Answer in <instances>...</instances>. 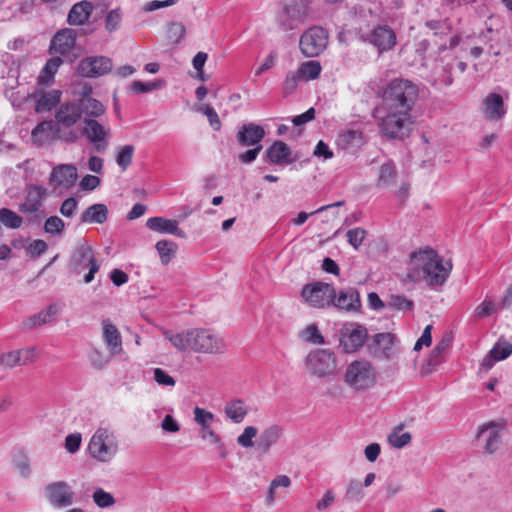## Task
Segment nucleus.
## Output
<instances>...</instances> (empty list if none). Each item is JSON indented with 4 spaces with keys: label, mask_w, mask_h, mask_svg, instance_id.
I'll list each match as a JSON object with an SVG mask.
<instances>
[{
    "label": "nucleus",
    "mask_w": 512,
    "mask_h": 512,
    "mask_svg": "<svg viewBox=\"0 0 512 512\" xmlns=\"http://www.w3.org/2000/svg\"><path fill=\"white\" fill-rule=\"evenodd\" d=\"M134 150V146L130 144L125 145L118 150L116 163L123 171H125L132 163Z\"/></svg>",
    "instance_id": "obj_43"
},
{
    "label": "nucleus",
    "mask_w": 512,
    "mask_h": 512,
    "mask_svg": "<svg viewBox=\"0 0 512 512\" xmlns=\"http://www.w3.org/2000/svg\"><path fill=\"white\" fill-rule=\"evenodd\" d=\"M345 382L355 390H365L375 383V371L370 362L356 360L345 371Z\"/></svg>",
    "instance_id": "obj_7"
},
{
    "label": "nucleus",
    "mask_w": 512,
    "mask_h": 512,
    "mask_svg": "<svg viewBox=\"0 0 512 512\" xmlns=\"http://www.w3.org/2000/svg\"><path fill=\"white\" fill-rule=\"evenodd\" d=\"M70 266L77 274L82 273L83 270L88 268V273L84 276V282L87 284L92 282L95 273L98 272L100 268L96 258H75L71 261Z\"/></svg>",
    "instance_id": "obj_34"
},
{
    "label": "nucleus",
    "mask_w": 512,
    "mask_h": 512,
    "mask_svg": "<svg viewBox=\"0 0 512 512\" xmlns=\"http://www.w3.org/2000/svg\"><path fill=\"white\" fill-rule=\"evenodd\" d=\"M88 451L99 462H110L118 452L117 438L107 428H98L92 435Z\"/></svg>",
    "instance_id": "obj_4"
},
{
    "label": "nucleus",
    "mask_w": 512,
    "mask_h": 512,
    "mask_svg": "<svg viewBox=\"0 0 512 512\" xmlns=\"http://www.w3.org/2000/svg\"><path fill=\"white\" fill-rule=\"evenodd\" d=\"M153 378L161 386L173 387L176 383L175 379L161 368H155L153 370Z\"/></svg>",
    "instance_id": "obj_62"
},
{
    "label": "nucleus",
    "mask_w": 512,
    "mask_h": 512,
    "mask_svg": "<svg viewBox=\"0 0 512 512\" xmlns=\"http://www.w3.org/2000/svg\"><path fill=\"white\" fill-rule=\"evenodd\" d=\"M372 115L377 122L381 135L386 139H403L412 130L411 112L385 109L384 106H379L374 109Z\"/></svg>",
    "instance_id": "obj_1"
},
{
    "label": "nucleus",
    "mask_w": 512,
    "mask_h": 512,
    "mask_svg": "<svg viewBox=\"0 0 512 512\" xmlns=\"http://www.w3.org/2000/svg\"><path fill=\"white\" fill-rule=\"evenodd\" d=\"M61 309L60 304L52 303L46 309L24 318L20 323V329L22 331H32L42 325L51 323L59 315Z\"/></svg>",
    "instance_id": "obj_17"
},
{
    "label": "nucleus",
    "mask_w": 512,
    "mask_h": 512,
    "mask_svg": "<svg viewBox=\"0 0 512 512\" xmlns=\"http://www.w3.org/2000/svg\"><path fill=\"white\" fill-rule=\"evenodd\" d=\"M81 133L93 146L95 152L104 153L108 149L111 136L108 123H102L97 119L84 118Z\"/></svg>",
    "instance_id": "obj_6"
},
{
    "label": "nucleus",
    "mask_w": 512,
    "mask_h": 512,
    "mask_svg": "<svg viewBox=\"0 0 512 512\" xmlns=\"http://www.w3.org/2000/svg\"><path fill=\"white\" fill-rule=\"evenodd\" d=\"M112 60L106 56H89L78 64V73L86 78H98L112 70Z\"/></svg>",
    "instance_id": "obj_16"
},
{
    "label": "nucleus",
    "mask_w": 512,
    "mask_h": 512,
    "mask_svg": "<svg viewBox=\"0 0 512 512\" xmlns=\"http://www.w3.org/2000/svg\"><path fill=\"white\" fill-rule=\"evenodd\" d=\"M62 62L63 61L59 56L50 58L39 74V83L49 85L53 81L54 75L58 71Z\"/></svg>",
    "instance_id": "obj_36"
},
{
    "label": "nucleus",
    "mask_w": 512,
    "mask_h": 512,
    "mask_svg": "<svg viewBox=\"0 0 512 512\" xmlns=\"http://www.w3.org/2000/svg\"><path fill=\"white\" fill-rule=\"evenodd\" d=\"M448 347H449L448 341L442 340L441 342H439L432 350V352L428 358V364L430 366L438 365L442 361L443 354L446 352Z\"/></svg>",
    "instance_id": "obj_55"
},
{
    "label": "nucleus",
    "mask_w": 512,
    "mask_h": 512,
    "mask_svg": "<svg viewBox=\"0 0 512 512\" xmlns=\"http://www.w3.org/2000/svg\"><path fill=\"white\" fill-rule=\"evenodd\" d=\"M146 227L151 231L161 234H171L184 237L185 232L179 228L178 221L160 216L150 217L146 221Z\"/></svg>",
    "instance_id": "obj_25"
},
{
    "label": "nucleus",
    "mask_w": 512,
    "mask_h": 512,
    "mask_svg": "<svg viewBox=\"0 0 512 512\" xmlns=\"http://www.w3.org/2000/svg\"><path fill=\"white\" fill-rule=\"evenodd\" d=\"M328 38V32L324 28L310 27L300 37V50L306 57H316L326 49Z\"/></svg>",
    "instance_id": "obj_11"
},
{
    "label": "nucleus",
    "mask_w": 512,
    "mask_h": 512,
    "mask_svg": "<svg viewBox=\"0 0 512 512\" xmlns=\"http://www.w3.org/2000/svg\"><path fill=\"white\" fill-rule=\"evenodd\" d=\"M20 363L19 349L0 355V366H4L6 368H14L17 365H20Z\"/></svg>",
    "instance_id": "obj_57"
},
{
    "label": "nucleus",
    "mask_w": 512,
    "mask_h": 512,
    "mask_svg": "<svg viewBox=\"0 0 512 512\" xmlns=\"http://www.w3.org/2000/svg\"><path fill=\"white\" fill-rule=\"evenodd\" d=\"M77 169L72 164H61L53 168L49 182L54 187L69 188L77 180Z\"/></svg>",
    "instance_id": "obj_22"
},
{
    "label": "nucleus",
    "mask_w": 512,
    "mask_h": 512,
    "mask_svg": "<svg viewBox=\"0 0 512 512\" xmlns=\"http://www.w3.org/2000/svg\"><path fill=\"white\" fill-rule=\"evenodd\" d=\"M226 416L234 423H241L248 413V408L242 400H233L225 407Z\"/></svg>",
    "instance_id": "obj_35"
},
{
    "label": "nucleus",
    "mask_w": 512,
    "mask_h": 512,
    "mask_svg": "<svg viewBox=\"0 0 512 512\" xmlns=\"http://www.w3.org/2000/svg\"><path fill=\"white\" fill-rule=\"evenodd\" d=\"M93 500L100 508H107L115 503L113 495L104 491L102 488H97L94 491Z\"/></svg>",
    "instance_id": "obj_53"
},
{
    "label": "nucleus",
    "mask_w": 512,
    "mask_h": 512,
    "mask_svg": "<svg viewBox=\"0 0 512 512\" xmlns=\"http://www.w3.org/2000/svg\"><path fill=\"white\" fill-rule=\"evenodd\" d=\"M55 119L59 125L69 128L81 119V108L77 102H66L59 106Z\"/></svg>",
    "instance_id": "obj_27"
},
{
    "label": "nucleus",
    "mask_w": 512,
    "mask_h": 512,
    "mask_svg": "<svg viewBox=\"0 0 512 512\" xmlns=\"http://www.w3.org/2000/svg\"><path fill=\"white\" fill-rule=\"evenodd\" d=\"M367 329L362 325H345L340 331V346L346 353L358 351L367 339Z\"/></svg>",
    "instance_id": "obj_14"
},
{
    "label": "nucleus",
    "mask_w": 512,
    "mask_h": 512,
    "mask_svg": "<svg viewBox=\"0 0 512 512\" xmlns=\"http://www.w3.org/2000/svg\"><path fill=\"white\" fill-rule=\"evenodd\" d=\"M258 434V429L255 426H247L243 432L237 437V443L243 448H256V441H253Z\"/></svg>",
    "instance_id": "obj_45"
},
{
    "label": "nucleus",
    "mask_w": 512,
    "mask_h": 512,
    "mask_svg": "<svg viewBox=\"0 0 512 512\" xmlns=\"http://www.w3.org/2000/svg\"><path fill=\"white\" fill-rule=\"evenodd\" d=\"M512 354V344L507 341L497 342L482 360L485 369H491L495 362L504 360Z\"/></svg>",
    "instance_id": "obj_31"
},
{
    "label": "nucleus",
    "mask_w": 512,
    "mask_h": 512,
    "mask_svg": "<svg viewBox=\"0 0 512 512\" xmlns=\"http://www.w3.org/2000/svg\"><path fill=\"white\" fill-rule=\"evenodd\" d=\"M387 306L395 310L407 312L413 310L414 302L403 295H391Z\"/></svg>",
    "instance_id": "obj_44"
},
{
    "label": "nucleus",
    "mask_w": 512,
    "mask_h": 512,
    "mask_svg": "<svg viewBox=\"0 0 512 512\" xmlns=\"http://www.w3.org/2000/svg\"><path fill=\"white\" fill-rule=\"evenodd\" d=\"M355 35L362 43L376 48L379 54L391 51L397 45L396 33L386 23H379L372 28L359 25L355 28Z\"/></svg>",
    "instance_id": "obj_3"
},
{
    "label": "nucleus",
    "mask_w": 512,
    "mask_h": 512,
    "mask_svg": "<svg viewBox=\"0 0 512 512\" xmlns=\"http://www.w3.org/2000/svg\"><path fill=\"white\" fill-rule=\"evenodd\" d=\"M77 33L74 29L64 28L59 30L51 39L50 52L59 56H69L76 45Z\"/></svg>",
    "instance_id": "obj_18"
},
{
    "label": "nucleus",
    "mask_w": 512,
    "mask_h": 512,
    "mask_svg": "<svg viewBox=\"0 0 512 512\" xmlns=\"http://www.w3.org/2000/svg\"><path fill=\"white\" fill-rule=\"evenodd\" d=\"M419 95L418 85L411 80L397 78L383 90L382 99L385 109H398L411 112Z\"/></svg>",
    "instance_id": "obj_2"
},
{
    "label": "nucleus",
    "mask_w": 512,
    "mask_h": 512,
    "mask_svg": "<svg viewBox=\"0 0 512 512\" xmlns=\"http://www.w3.org/2000/svg\"><path fill=\"white\" fill-rule=\"evenodd\" d=\"M300 81H303L298 71H289L283 82V93L290 95L294 93Z\"/></svg>",
    "instance_id": "obj_50"
},
{
    "label": "nucleus",
    "mask_w": 512,
    "mask_h": 512,
    "mask_svg": "<svg viewBox=\"0 0 512 512\" xmlns=\"http://www.w3.org/2000/svg\"><path fill=\"white\" fill-rule=\"evenodd\" d=\"M265 135L266 132L262 126L254 122H249L239 128L236 139L241 147H256L257 145H262L261 141L264 139Z\"/></svg>",
    "instance_id": "obj_21"
},
{
    "label": "nucleus",
    "mask_w": 512,
    "mask_h": 512,
    "mask_svg": "<svg viewBox=\"0 0 512 512\" xmlns=\"http://www.w3.org/2000/svg\"><path fill=\"white\" fill-rule=\"evenodd\" d=\"M191 350L199 353L218 354L226 349L224 340L209 329H191Z\"/></svg>",
    "instance_id": "obj_10"
},
{
    "label": "nucleus",
    "mask_w": 512,
    "mask_h": 512,
    "mask_svg": "<svg viewBox=\"0 0 512 512\" xmlns=\"http://www.w3.org/2000/svg\"><path fill=\"white\" fill-rule=\"evenodd\" d=\"M163 81L157 80V81H150V82H142L139 80L133 81L130 85V89L135 94H142L151 92L153 90H156L160 87H162Z\"/></svg>",
    "instance_id": "obj_48"
},
{
    "label": "nucleus",
    "mask_w": 512,
    "mask_h": 512,
    "mask_svg": "<svg viewBox=\"0 0 512 512\" xmlns=\"http://www.w3.org/2000/svg\"><path fill=\"white\" fill-rule=\"evenodd\" d=\"M46 494L50 504L54 507L63 508L73 503L74 492L64 481L53 482L47 485Z\"/></svg>",
    "instance_id": "obj_20"
},
{
    "label": "nucleus",
    "mask_w": 512,
    "mask_h": 512,
    "mask_svg": "<svg viewBox=\"0 0 512 512\" xmlns=\"http://www.w3.org/2000/svg\"><path fill=\"white\" fill-rule=\"evenodd\" d=\"M366 231L362 228H354L346 233L348 242L357 249L365 238Z\"/></svg>",
    "instance_id": "obj_61"
},
{
    "label": "nucleus",
    "mask_w": 512,
    "mask_h": 512,
    "mask_svg": "<svg viewBox=\"0 0 512 512\" xmlns=\"http://www.w3.org/2000/svg\"><path fill=\"white\" fill-rule=\"evenodd\" d=\"M504 422L490 421L479 427L476 441L482 452L492 455L499 450L503 443Z\"/></svg>",
    "instance_id": "obj_9"
},
{
    "label": "nucleus",
    "mask_w": 512,
    "mask_h": 512,
    "mask_svg": "<svg viewBox=\"0 0 512 512\" xmlns=\"http://www.w3.org/2000/svg\"><path fill=\"white\" fill-rule=\"evenodd\" d=\"M344 204H345V201L341 200V201H337V202L332 203V204L321 206L320 208L316 209L315 211H313L311 213L300 212L297 215V217L295 219H293V223L295 225H297V226H300V225L304 224L307 221L309 216L314 215V214H318V213H322V212H324L326 210H330V209H333V208H337V207L343 206Z\"/></svg>",
    "instance_id": "obj_49"
},
{
    "label": "nucleus",
    "mask_w": 512,
    "mask_h": 512,
    "mask_svg": "<svg viewBox=\"0 0 512 512\" xmlns=\"http://www.w3.org/2000/svg\"><path fill=\"white\" fill-rule=\"evenodd\" d=\"M59 101V92L50 91L42 94L36 101L35 110L37 112H44L51 110Z\"/></svg>",
    "instance_id": "obj_39"
},
{
    "label": "nucleus",
    "mask_w": 512,
    "mask_h": 512,
    "mask_svg": "<svg viewBox=\"0 0 512 512\" xmlns=\"http://www.w3.org/2000/svg\"><path fill=\"white\" fill-rule=\"evenodd\" d=\"M305 365L311 375L330 379L335 375L337 360L331 350L315 349L306 356Z\"/></svg>",
    "instance_id": "obj_5"
},
{
    "label": "nucleus",
    "mask_w": 512,
    "mask_h": 512,
    "mask_svg": "<svg viewBox=\"0 0 512 512\" xmlns=\"http://www.w3.org/2000/svg\"><path fill=\"white\" fill-rule=\"evenodd\" d=\"M78 201L75 197L65 199L60 207V213L67 218H72L77 210Z\"/></svg>",
    "instance_id": "obj_63"
},
{
    "label": "nucleus",
    "mask_w": 512,
    "mask_h": 512,
    "mask_svg": "<svg viewBox=\"0 0 512 512\" xmlns=\"http://www.w3.org/2000/svg\"><path fill=\"white\" fill-rule=\"evenodd\" d=\"M81 443H82V436L80 433L69 434L65 438V449L69 453L74 454L80 449Z\"/></svg>",
    "instance_id": "obj_64"
},
{
    "label": "nucleus",
    "mask_w": 512,
    "mask_h": 512,
    "mask_svg": "<svg viewBox=\"0 0 512 512\" xmlns=\"http://www.w3.org/2000/svg\"><path fill=\"white\" fill-rule=\"evenodd\" d=\"M64 228L63 220L58 216L49 217L44 224V229L47 233L55 235L62 232Z\"/></svg>",
    "instance_id": "obj_58"
},
{
    "label": "nucleus",
    "mask_w": 512,
    "mask_h": 512,
    "mask_svg": "<svg viewBox=\"0 0 512 512\" xmlns=\"http://www.w3.org/2000/svg\"><path fill=\"white\" fill-rule=\"evenodd\" d=\"M200 112L208 118V121L214 130L218 131L220 129L221 122L219 116L212 106L205 104L200 107Z\"/></svg>",
    "instance_id": "obj_59"
},
{
    "label": "nucleus",
    "mask_w": 512,
    "mask_h": 512,
    "mask_svg": "<svg viewBox=\"0 0 512 512\" xmlns=\"http://www.w3.org/2000/svg\"><path fill=\"white\" fill-rule=\"evenodd\" d=\"M159 256H173L177 252V244L170 240H160L156 243Z\"/></svg>",
    "instance_id": "obj_60"
},
{
    "label": "nucleus",
    "mask_w": 512,
    "mask_h": 512,
    "mask_svg": "<svg viewBox=\"0 0 512 512\" xmlns=\"http://www.w3.org/2000/svg\"><path fill=\"white\" fill-rule=\"evenodd\" d=\"M303 81L315 80L319 77L322 67L318 61L303 62L297 69Z\"/></svg>",
    "instance_id": "obj_38"
},
{
    "label": "nucleus",
    "mask_w": 512,
    "mask_h": 512,
    "mask_svg": "<svg viewBox=\"0 0 512 512\" xmlns=\"http://www.w3.org/2000/svg\"><path fill=\"white\" fill-rule=\"evenodd\" d=\"M165 336L169 339L171 344L177 348L180 351H186L191 350L192 346V335H190V330H187L183 333H177V334H168L166 333Z\"/></svg>",
    "instance_id": "obj_40"
},
{
    "label": "nucleus",
    "mask_w": 512,
    "mask_h": 512,
    "mask_svg": "<svg viewBox=\"0 0 512 512\" xmlns=\"http://www.w3.org/2000/svg\"><path fill=\"white\" fill-rule=\"evenodd\" d=\"M509 98L508 91H503V94L493 91L483 99L482 113L485 119L489 121H500L507 114V104L505 100Z\"/></svg>",
    "instance_id": "obj_13"
},
{
    "label": "nucleus",
    "mask_w": 512,
    "mask_h": 512,
    "mask_svg": "<svg viewBox=\"0 0 512 512\" xmlns=\"http://www.w3.org/2000/svg\"><path fill=\"white\" fill-rule=\"evenodd\" d=\"M108 208L97 203L89 206L80 216V222L84 224H103L107 220Z\"/></svg>",
    "instance_id": "obj_33"
},
{
    "label": "nucleus",
    "mask_w": 512,
    "mask_h": 512,
    "mask_svg": "<svg viewBox=\"0 0 512 512\" xmlns=\"http://www.w3.org/2000/svg\"><path fill=\"white\" fill-rule=\"evenodd\" d=\"M93 9V4L88 0L77 2L71 7L67 22L72 26H83L88 22Z\"/></svg>",
    "instance_id": "obj_29"
},
{
    "label": "nucleus",
    "mask_w": 512,
    "mask_h": 512,
    "mask_svg": "<svg viewBox=\"0 0 512 512\" xmlns=\"http://www.w3.org/2000/svg\"><path fill=\"white\" fill-rule=\"evenodd\" d=\"M307 14V6L303 1L285 5L277 14L276 22L283 31H291L299 27Z\"/></svg>",
    "instance_id": "obj_12"
},
{
    "label": "nucleus",
    "mask_w": 512,
    "mask_h": 512,
    "mask_svg": "<svg viewBox=\"0 0 512 512\" xmlns=\"http://www.w3.org/2000/svg\"><path fill=\"white\" fill-rule=\"evenodd\" d=\"M0 222L7 228L17 229L22 225L23 219L16 212L8 208H1Z\"/></svg>",
    "instance_id": "obj_41"
},
{
    "label": "nucleus",
    "mask_w": 512,
    "mask_h": 512,
    "mask_svg": "<svg viewBox=\"0 0 512 512\" xmlns=\"http://www.w3.org/2000/svg\"><path fill=\"white\" fill-rule=\"evenodd\" d=\"M102 330L103 341L111 355L121 353L123 350L122 337L118 328L109 319H105L102 321Z\"/></svg>",
    "instance_id": "obj_26"
},
{
    "label": "nucleus",
    "mask_w": 512,
    "mask_h": 512,
    "mask_svg": "<svg viewBox=\"0 0 512 512\" xmlns=\"http://www.w3.org/2000/svg\"><path fill=\"white\" fill-rule=\"evenodd\" d=\"M332 305L348 312H358L361 308L360 295L354 288L341 290L338 295L335 294Z\"/></svg>",
    "instance_id": "obj_24"
},
{
    "label": "nucleus",
    "mask_w": 512,
    "mask_h": 512,
    "mask_svg": "<svg viewBox=\"0 0 512 512\" xmlns=\"http://www.w3.org/2000/svg\"><path fill=\"white\" fill-rule=\"evenodd\" d=\"M291 150L283 141H275L267 150L265 158L272 164L281 165L292 163Z\"/></svg>",
    "instance_id": "obj_30"
},
{
    "label": "nucleus",
    "mask_w": 512,
    "mask_h": 512,
    "mask_svg": "<svg viewBox=\"0 0 512 512\" xmlns=\"http://www.w3.org/2000/svg\"><path fill=\"white\" fill-rule=\"evenodd\" d=\"M51 131L52 122L43 121L32 130L31 136L35 143L42 144L50 138Z\"/></svg>",
    "instance_id": "obj_42"
},
{
    "label": "nucleus",
    "mask_w": 512,
    "mask_h": 512,
    "mask_svg": "<svg viewBox=\"0 0 512 512\" xmlns=\"http://www.w3.org/2000/svg\"><path fill=\"white\" fill-rule=\"evenodd\" d=\"M77 103L81 108V116L84 115V118L97 119L106 111L105 106L100 101L90 96H83Z\"/></svg>",
    "instance_id": "obj_32"
},
{
    "label": "nucleus",
    "mask_w": 512,
    "mask_h": 512,
    "mask_svg": "<svg viewBox=\"0 0 512 512\" xmlns=\"http://www.w3.org/2000/svg\"><path fill=\"white\" fill-rule=\"evenodd\" d=\"M364 497L363 485L357 480H351L345 494V498L349 501L359 502Z\"/></svg>",
    "instance_id": "obj_52"
},
{
    "label": "nucleus",
    "mask_w": 512,
    "mask_h": 512,
    "mask_svg": "<svg viewBox=\"0 0 512 512\" xmlns=\"http://www.w3.org/2000/svg\"><path fill=\"white\" fill-rule=\"evenodd\" d=\"M411 439L412 437L409 432L399 434L397 431H394L388 435L389 444L397 449H401L408 445L411 442Z\"/></svg>",
    "instance_id": "obj_54"
},
{
    "label": "nucleus",
    "mask_w": 512,
    "mask_h": 512,
    "mask_svg": "<svg viewBox=\"0 0 512 512\" xmlns=\"http://www.w3.org/2000/svg\"><path fill=\"white\" fill-rule=\"evenodd\" d=\"M452 269L450 259L443 263V258H427L423 265V278L428 285H442Z\"/></svg>",
    "instance_id": "obj_15"
},
{
    "label": "nucleus",
    "mask_w": 512,
    "mask_h": 512,
    "mask_svg": "<svg viewBox=\"0 0 512 512\" xmlns=\"http://www.w3.org/2000/svg\"><path fill=\"white\" fill-rule=\"evenodd\" d=\"M21 65L8 52H0V79H6L4 86L16 89L19 85Z\"/></svg>",
    "instance_id": "obj_19"
},
{
    "label": "nucleus",
    "mask_w": 512,
    "mask_h": 512,
    "mask_svg": "<svg viewBox=\"0 0 512 512\" xmlns=\"http://www.w3.org/2000/svg\"><path fill=\"white\" fill-rule=\"evenodd\" d=\"M397 178L396 166L388 161L381 165L378 176V186L387 187L395 183Z\"/></svg>",
    "instance_id": "obj_37"
},
{
    "label": "nucleus",
    "mask_w": 512,
    "mask_h": 512,
    "mask_svg": "<svg viewBox=\"0 0 512 512\" xmlns=\"http://www.w3.org/2000/svg\"><path fill=\"white\" fill-rule=\"evenodd\" d=\"M394 335L391 333H378L374 336V343L382 348L383 352L388 355L394 344Z\"/></svg>",
    "instance_id": "obj_56"
},
{
    "label": "nucleus",
    "mask_w": 512,
    "mask_h": 512,
    "mask_svg": "<svg viewBox=\"0 0 512 512\" xmlns=\"http://www.w3.org/2000/svg\"><path fill=\"white\" fill-rule=\"evenodd\" d=\"M122 22V11L120 8L110 10L105 18V29L109 33L117 31Z\"/></svg>",
    "instance_id": "obj_46"
},
{
    "label": "nucleus",
    "mask_w": 512,
    "mask_h": 512,
    "mask_svg": "<svg viewBox=\"0 0 512 512\" xmlns=\"http://www.w3.org/2000/svg\"><path fill=\"white\" fill-rule=\"evenodd\" d=\"M301 337L304 341L312 344H324V337L320 333L316 324H310L302 332Z\"/></svg>",
    "instance_id": "obj_47"
},
{
    "label": "nucleus",
    "mask_w": 512,
    "mask_h": 512,
    "mask_svg": "<svg viewBox=\"0 0 512 512\" xmlns=\"http://www.w3.org/2000/svg\"><path fill=\"white\" fill-rule=\"evenodd\" d=\"M47 195V189L40 185H31L26 190V196L19 210L25 214H32L39 211L42 201Z\"/></svg>",
    "instance_id": "obj_23"
},
{
    "label": "nucleus",
    "mask_w": 512,
    "mask_h": 512,
    "mask_svg": "<svg viewBox=\"0 0 512 512\" xmlns=\"http://www.w3.org/2000/svg\"><path fill=\"white\" fill-rule=\"evenodd\" d=\"M283 434L279 425H271L264 429L256 440V451L265 455L269 453L271 447L275 445Z\"/></svg>",
    "instance_id": "obj_28"
},
{
    "label": "nucleus",
    "mask_w": 512,
    "mask_h": 512,
    "mask_svg": "<svg viewBox=\"0 0 512 512\" xmlns=\"http://www.w3.org/2000/svg\"><path fill=\"white\" fill-rule=\"evenodd\" d=\"M186 33L185 26L180 22H172L168 26L167 37L174 44L180 43Z\"/></svg>",
    "instance_id": "obj_51"
},
{
    "label": "nucleus",
    "mask_w": 512,
    "mask_h": 512,
    "mask_svg": "<svg viewBox=\"0 0 512 512\" xmlns=\"http://www.w3.org/2000/svg\"><path fill=\"white\" fill-rule=\"evenodd\" d=\"M301 297L310 307L324 309L332 305L335 298V289L333 285L328 283L313 282L304 285Z\"/></svg>",
    "instance_id": "obj_8"
}]
</instances>
